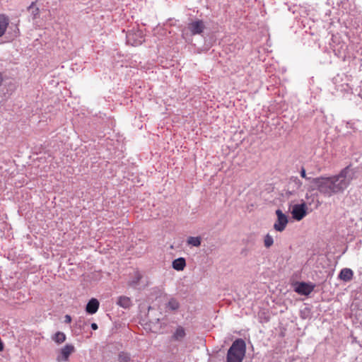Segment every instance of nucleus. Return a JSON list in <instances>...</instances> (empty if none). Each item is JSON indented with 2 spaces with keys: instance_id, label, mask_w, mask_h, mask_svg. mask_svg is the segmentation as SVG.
I'll list each match as a JSON object with an SVG mask.
<instances>
[{
  "instance_id": "6e6552de",
  "label": "nucleus",
  "mask_w": 362,
  "mask_h": 362,
  "mask_svg": "<svg viewBox=\"0 0 362 362\" xmlns=\"http://www.w3.org/2000/svg\"><path fill=\"white\" fill-rule=\"evenodd\" d=\"M180 303L175 298H170L165 304V309L166 312L175 313L179 310Z\"/></svg>"
},
{
  "instance_id": "1a4fd4ad",
  "label": "nucleus",
  "mask_w": 362,
  "mask_h": 362,
  "mask_svg": "<svg viewBox=\"0 0 362 362\" xmlns=\"http://www.w3.org/2000/svg\"><path fill=\"white\" fill-rule=\"evenodd\" d=\"M186 337L185 329L183 327L178 325L171 336V340L182 341Z\"/></svg>"
},
{
  "instance_id": "dca6fc26",
  "label": "nucleus",
  "mask_w": 362,
  "mask_h": 362,
  "mask_svg": "<svg viewBox=\"0 0 362 362\" xmlns=\"http://www.w3.org/2000/svg\"><path fill=\"white\" fill-rule=\"evenodd\" d=\"M28 11L30 13L33 20H35L40 17V9L36 6L35 2H32L28 7Z\"/></svg>"
},
{
  "instance_id": "a211bd4d",
  "label": "nucleus",
  "mask_w": 362,
  "mask_h": 362,
  "mask_svg": "<svg viewBox=\"0 0 362 362\" xmlns=\"http://www.w3.org/2000/svg\"><path fill=\"white\" fill-rule=\"evenodd\" d=\"M52 339L58 344H60L65 341L66 335L64 332H57L52 337Z\"/></svg>"
},
{
  "instance_id": "aec40b11",
  "label": "nucleus",
  "mask_w": 362,
  "mask_h": 362,
  "mask_svg": "<svg viewBox=\"0 0 362 362\" xmlns=\"http://www.w3.org/2000/svg\"><path fill=\"white\" fill-rule=\"evenodd\" d=\"M274 244L273 236L267 233L264 238V245L267 248H269Z\"/></svg>"
},
{
  "instance_id": "9b49d317",
  "label": "nucleus",
  "mask_w": 362,
  "mask_h": 362,
  "mask_svg": "<svg viewBox=\"0 0 362 362\" xmlns=\"http://www.w3.org/2000/svg\"><path fill=\"white\" fill-rule=\"evenodd\" d=\"M276 214L277 216V221L273 226H286L288 223L287 216L280 209L276 211Z\"/></svg>"
},
{
  "instance_id": "20e7f679",
  "label": "nucleus",
  "mask_w": 362,
  "mask_h": 362,
  "mask_svg": "<svg viewBox=\"0 0 362 362\" xmlns=\"http://www.w3.org/2000/svg\"><path fill=\"white\" fill-rule=\"evenodd\" d=\"M292 217L298 221L301 220L306 214V206L305 204H295L291 209Z\"/></svg>"
},
{
  "instance_id": "4be33fe9",
  "label": "nucleus",
  "mask_w": 362,
  "mask_h": 362,
  "mask_svg": "<svg viewBox=\"0 0 362 362\" xmlns=\"http://www.w3.org/2000/svg\"><path fill=\"white\" fill-rule=\"evenodd\" d=\"M289 185L293 186V189H299L301 186V182L297 177H292Z\"/></svg>"
},
{
  "instance_id": "423d86ee",
  "label": "nucleus",
  "mask_w": 362,
  "mask_h": 362,
  "mask_svg": "<svg viewBox=\"0 0 362 362\" xmlns=\"http://www.w3.org/2000/svg\"><path fill=\"white\" fill-rule=\"evenodd\" d=\"M188 28L190 30L192 35H199L204 30L205 25L202 21L197 20L189 23Z\"/></svg>"
},
{
  "instance_id": "5701e85b",
  "label": "nucleus",
  "mask_w": 362,
  "mask_h": 362,
  "mask_svg": "<svg viewBox=\"0 0 362 362\" xmlns=\"http://www.w3.org/2000/svg\"><path fill=\"white\" fill-rule=\"evenodd\" d=\"M87 325L86 322L79 318L77 321H76L75 327L79 329H84L85 326Z\"/></svg>"
},
{
  "instance_id": "c85d7f7f",
  "label": "nucleus",
  "mask_w": 362,
  "mask_h": 362,
  "mask_svg": "<svg viewBox=\"0 0 362 362\" xmlns=\"http://www.w3.org/2000/svg\"><path fill=\"white\" fill-rule=\"evenodd\" d=\"M325 273L327 274V275L329 274V272H327V271H325Z\"/></svg>"
},
{
  "instance_id": "39448f33",
  "label": "nucleus",
  "mask_w": 362,
  "mask_h": 362,
  "mask_svg": "<svg viewBox=\"0 0 362 362\" xmlns=\"http://www.w3.org/2000/svg\"><path fill=\"white\" fill-rule=\"evenodd\" d=\"M74 351V346L72 344H66L60 349L59 354L57 356L58 361H66L68 360L71 353Z\"/></svg>"
},
{
  "instance_id": "0eeeda50",
  "label": "nucleus",
  "mask_w": 362,
  "mask_h": 362,
  "mask_svg": "<svg viewBox=\"0 0 362 362\" xmlns=\"http://www.w3.org/2000/svg\"><path fill=\"white\" fill-rule=\"evenodd\" d=\"M313 286L305 283V282H298L295 284L294 291L300 294V295H308L313 291Z\"/></svg>"
},
{
  "instance_id": "f3484780",
  "label": "nucleus",
  "mask_w": 362,
  "mask_h": 362,
  "mask_svg": "<svg viewBox=\"0 0 362 362\" xmlns=\"http://www.w3.org/2000/svg\"><path fill=\"white\" fill-rule=\"evenodd\" d=\"M117 303L122 308H129L132 305V300L129 297L120 296L118 298Z\"/></svg>"
},
{
  "instance_id": "f257e3e1",
  "label": "nucleus",
  "mask_w": 362,
  "mask_h": 362,
  "mask_svg": "<svg viewBox=\"0 0 362 362\" xmlns=\"http://www.w3.org/2000/svg\"><path fill=\"white\" fill-rule=\"evenodd\" d=\"M354 172L350 167L344 168L337 175L318 177V192L327 197L343 192L354 178Z\"/></svg>"
},
{
  "instance_id": "b1692460",
  "label": "nucleus",
  "mask_w": 362,
  "mask_h": 362,
  "mask_svg": "<svg viewBox=\"0 0 362 362\" xmlns=\"http://www.w3.org/2000/svg\"><path fill=\"white\" fill-rule=\"evenodd\" d=\"M71 322V317L69 315H66L64 317V322L66 324H69Z\"/></svg>"
},
{
  "instance_id": "4468645a",
  "label": "nucleus",
  "mask_w": 362,
  "mask_h": 362,
  "mask_svg": "<svg viewBox=\"0 0 362 362\" xmlns=\"http://www.w3.org/2000/svg\"><path fill=\"white\" fill-rule=\"evenodd\" d=\"M142 277V274L139 271H136L132 279L129 281V285L132 288H138Z\"/></svg>"
},
{
  "instance_id": "6ab92c4d",
  "label": "nucleus",
  "mask_w": 362,
  "mask_h": 362,
  "mask_svg": "<svg viewBox=\"0 0 362 362\" xmlns=\"http://www.w3.org/2000/svg\"><path fill=\"white\" fill-rule=\"evenodd\" d=\"M202 238L199 236H190L187 238V243L189 245L199 247L201 245Z\"/></svg>"
},
{
  "instance_id": "f8f14e48",
  "label": "nucleus",
  "mask_w": 362,
  "mask_h": 362,
  "mask_svg": "<svg viewBox=\"0 0 362 362\" xmlns=\"http://www.w3.org/2000/svg\"><path fill=\"white\" fill-rule=\"evenodd\" d=\"M354 275V272L351 269L344 268L342 269L339 274V277L340 279L344 281H349L352 279Z\"/></svg>"
},
{
  "instance_id": "393cba45",
  "label": "nucleus",
  "mask_w": 362,
  "mask_h": 362,
  "mask_svg": "<svg viewBox=\"0 0 362 362\" xmlns=\"http://www.w3.org/2000/svg\"><path fill=\"white\" fill-rule=\"evenodd\" d=\"M300 175H301V177L307 179L306 173H305V170L304 168L301 169V170H300ZM310 177H308V179H310Z\"/></svg>"
},
{
  "instance_id": "cd10ccee",
  "label": "nucleus",
  "mask_w": 362,
  "mask_h": 362,
  "mask_svg": "<svg viewBox=\"0 0 362 362\" xmlns=\"http://www.w3.org/2000/svg\"><path fill=\"white\" fill-rule=\"evenodd\" d=\"M3 81H4L3 76H2L1 73L0 72V86H1Z\"/></svg>"
},
{
  "instance_id": "412c9836",
  "label": "nucleus",
  "mask_w": 362,
  "mask_h": 362,
  "mask_svg": "<svg viewBox=\"0 0 362 362\" xmlns=\"http://www.w3.org/2000/svg\"><path fill=\"white\" fill-rule=\"evenodd\" d=\"M119 362H129L131 360L130 355L126 352H120L118 356Z\"/></svg>"
},
{
  "instance_id": "a878e982",
  "label": "nucleus",
  "mask_w": 362,
  "mask_h": 362,
  "mask_svg": "<svg viewBox=\"0 0 362 362\" xmlns=\"http://www.w3.org/2000/svg\"><path fill=\"white\" fill-rule=\"evenodd\" d=\"M90 326L93 330H96L98 328V325L95 322L92 323Z\"/></svg>"
},
{
  "instance_id": "2eb2a0df",
  "label": "nucleus",
  "mask_w": 362,
  "mask_h": 362,
  "mask_svg": "<svg viewBox=\"0 0 362 362\" xmlns=\"http://www.w3.org/2000/svg\"><path fill=\"white\" fill-rule=\"evenodd\" d=\"M9 19L5 15H0V37H1L8 25Z\"/></svg>"
},
{
  "instance_id": "bb28decb",
  "label": "nucleus",
  "mask_w": 362,
  "mask_h": 362,
  "mask_svg": "<svg viewBox=\"0 0 362 362\" xmlns=\"http://www.w3.org/2000/svg\"><path fill=\"white\" fill-rule=\"evenodd\" d=\"M277 231H283L284 230L285 228H274Z\"/></svg>"
},
{
  "instance_id": "ddd939ff",
  "label": "nucleus",
  "mask_w": 362,
  "mask_h": 362,
  "mask_svg": "<svg viewBox=\"0 0 362 362\" xmlns=\"http://www.w3.org/2000/svg\"><path fill=\"white\" fill-rule=\"evenodd\" d=\"M186 266V261L184 257H179L173 261L172 267L177 271H182Z\"/></svg>"
},
{
  "instance_id": "9d476101",
  "label": "nucleus",
  "mask_w": 362,
  "mask_h": 362,
  "mask_svg": "<svg viewBox=\"0 0 362 362\" xmlns=\"http://www.w3.org/2000/svg\"><path fill=\"white\" fill-rule=\"evenodd\" d=\"M99 301L96 298H91L87 303L86 311L88 314H95L99 308Z\"/></svg>"
},
{
  "instance_id": "7ed1b4c3",
  "label": "nucleus",
  "mask_w": 362,
  "mask_h": 362,
  "mask_svg": "<svg viewBox=\"0 0 362 362\" xmlns=\"http://www.w3.org/2000/svg\"><path fill=\"white\" fill-rule=\"evenodd\" d=\"M126 39L127 44L135 47L141 45L144 41L141 31L127 33Z\"/></svg>"
},
{
  "instance_id": "f03ea898",
  "label": "nucleus",
  "mask_w": 362,
  "mask_h": 362,
  "mask_svg": "<svg viewBox=\"0 0 362 362\" xmlns=\"http://www.w3.org/2000/svg\"><path fill=\"white\" fill-rule=\"evenodd\" d=\"M245 341L238 339L232 344L227 353V362H242L245 354Z\"/></svg>"
}]
</instances>
